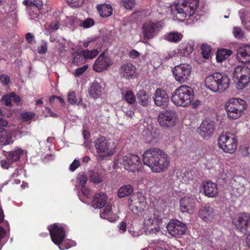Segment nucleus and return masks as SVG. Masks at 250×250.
<instances>
[{"label": "nucleus", "mask_w": 250, "mask_h": 250, "mask_svg": "<svg viewBox=\"0 0 250 250\" xmlns=\"http://www.w3.org/2000/svg\"><path fill=\"white\" fill-rule=\"evenodd\" d=\"M199 0H178L171 6L173 14L177 19L198 20L200 19L203 12L199 7Z\"/></svg>", "instance_id": "1"}, {"label": "nucleus", "mask_w": 250, "mask_h": 250, "mask_svg": "<svg viewBox=\"0 0 250 250\" xmlns=\"http://www.w3.org/2000/svg\"><path fill=\"white\" fill-rule=\"evenodd\" d=\"M143 161L153 172L166 171L169 167L170 159L167 154L158 148L146 150L143 155Z\"/></svg>", "instance_id": "2"}, {"label": "nucleus", "mask_w": 250, "mask_h": 250, "mask_svg": "<svg viewBox=\"0 0 250 250\" xmlns=\"http://www.w3.org/2000/svg\"><path fill=\"white\" fill-rule=\"evenodd\" d=\"M193 89L188 85H182L176 88L171 97L172 103L177 106L187 107L194 99Z\"/></svg>", "instance_id": "3"}, {"label": "nucleus", "mask_w": 250, "mask_h": 250, "mask_svg": "<svg viewBox=\"0 0 250 250\" xmlns=\"http://www.w3.org/2000/svg\"><path fill=\"white\" fill-rule=\"evenodd\" d=\"M229 79L227 75L215 72L206 77L205 85L213 92H223L229 86Z\"/></svg>", "instance_id": "4"}, {"label": "nucleus", "mask_w": 250, "mask_h": 250, "mask_svg": "<svg viewBox=\"0 0 250 250\" xmlns=\"http://www.w3.org/2000/svg\"><path fill=\"white\" fill-rule=\"evenodd\" d=\"M247 106L245 101L240 98H231L225 104L228 117L232 120L237 119L242 116Z\"/></svg>", "instance_id": "5"}, {"label": "nucleus", "mask_w": 250, "mask_h": 250, "mask_svg": "<svg viewBox=\"0 0 250 250\" xmlns=\"http://www.w3.org/2000/svg\"><path fill=\"white\" fill-rule=\"evenodd\" d=\"M217 141L219 148L226 153L232 154L237 148V140L232 134H222Z\"/></svg>", "instance_id": "6"}, {"label": "nucleus", "mask_w": 250, "mask_h": 250, "mask_svg": "<svg viewBox=\"0 0 250 250\" xmlns=\"http://www.w3.org/2000/svg\"><path fill=\"white\" fill-rule=\"evenodd\" d=\"M233 75V78L238 80L236 84L237 89H243L250 82V69L246 66L236 67Z\"/></svg>", "instance_id": "7"}, {"label": "nucleus", "mask_w": 250, "mask_h": 250, "mask_svg": "<svg viewBox=\"0 0 250 250\" xmlns=\"http://www.w3.org/2000/svg\"><path fill=\"white\" fill-rule=\"evenodd\" d=\"M67 226L58 223H54L48 227L52 242L56 245H60L66 236Z\"/></svg>", "instance_id": "8"}, {"label": "nucleus", "mask_w": 250, "mask_h": 250, "mask_svg": "<svg viewBox=\"0 0 250 250\" xmlns=\"http://www.w3.org/2000/svg\"><path fill=\"white\" fill-rule=\"evenodd\" d=\"M191 72V67L187 63H181L175 66L172 69L175 80L180 83H186L189 80Z\"/></svg>", "instance_id": "9"}, {"label": "nucleus", "mask_w": 250, "mask_h": 250, "mask_svg": "<svg viewBox=\"0 0 250 250\" xmlns=\"http://www.w3.org/2000/svg\"><path fill=\"white\" fill-rule=\"evenodd\" d=\"M144 220V226L146 233H156L159 231V224L161 223L160 215L154 213L149 215L146 214Z\"/></svg>", "instance_id": "10"}, {"label": "nucleus", "mask_w": 250, "mask_h": 250, "mask_svg": "<svg viewBox=\"0 0 250 250\" xmlns=\"http://www.w3.org/2000/svg\"><path fill=\"white\" fill-rule=\"evenodd\" d=\"M235 229L243 234L250 233V214L244 213L237 218L234 219L232 222Z\"/></svg>", "instance_id": "11"}, {"label": "nucleus", "mask_w": 250, "mask_h": 250, "mask_svg": "<svg viewBox=\"0 0 250 250\" xmlns=\"http://www.w3.org/2000/svg\"><path fill=\"white\" fill-rule=\"evenodd\" d=\"M123 165L126 170L134 172L140 170L142 163L138 155L128 154L123 157Z\"/></svg>", "instance_id": "12"}, {"label": "nucleus", "mask_w": 250, "mask_h": 250, "mask_svg": "<svg viewBox=\"0 0 250 250\" xmlns=\"http://www.w3.org/2000/svg\"><path fill=\"white\" fill-rule=\"evenodd\" d=\"M129 208L134 213L142 212L146 205L144 197L139 194H133L128 200Z\"/></svg>", "instance_id": "13"}, {"label": "nucleus", "mask_w": 250, "mask_h": 250, "mask_svg": "<svg viewBox=\"0 0 250 250\" xmlns=\"http://www.w3.org/2000/svg\"><path fill=\"white\" fill-rule=\"evenodd\" d=\"M161 29L162 26L160 22L148 21L144 23L142 26V32L144 39H152L158 34Z\"/></svg>", "instance_id": "14"}, {"label": "nucleus", "mask_w": 250, "mask_h": 250, "mask_svg": "<svg viewBox=\"0 0 250 250\" xmlns=\"http://www.w3.org/2000/svg\"><path fill=\"white\" fill-rule=\"evenodd\" d=\"M216 129L215 123L210 120H204L200 126L197 128V131L201 137L208 139L214 134Z\"/></svg>", "instance_id": "15"}, {"label": "nucleus", "mask_w": 250, "mask_h": 250, "mask_svg": "<svg viewBox=\"0 0 250 250\" xmlns=\"http://www.w3.org/2000/svg\"><path fill=\"white\" fill-rule=\"evenodd\" d=\"M167 229L171 235L179 237L185 233L187 227L186 224L178 220H173L168 223Z\"/></svg>", "instance_id": "16"}, {"label": "nucleus", "mask_w": 250, "mask_h": 250, "mask_svg": "<svg viewBox=\"0 0 250 250\" xmlns=\"http://www.w3.org/2000/svg\"><path fill=\"white\" fill-rule=\"evenodd\" d=\"M176 114L174 111L166 110L160 112L158 115V122L163 127L173 126L175 123Z\"/></svg>", "instance_id": "17"}, {"label": "nucleus", "mask_w": 250, "mask_h": 250, "mask_svg": "<svg viewBox=\"0 0 250 250\" xmlns=\"http://www.w3.org/2000/svg\"><path fill=\"white\" fill-rule=\"evenodd\" d=\"M112 64L110 57L102 53L96 60L93 65V70L97 72H101L105 70Z\"/></svg>", "instance_id": "18"}, {"label": "nucleus", "mask_w": 250, "mask_h": 250, "mask_svg": "<svg viewBox=\"0 0 250 250\" xmlns=\"http://www.w3.org/2000/svg\"><path fill=\"white\" fill-rule=\"evenodd\" d=\"M155 104L161 108L167 107L169 102V97L166 91L160 88H157L153 95Z\"/></svg>", "instance_id": "19"}, {"label": "nucleus", "mask_w": 250, "mask_h": 250, "mask_svg": "<svg viewBox=\"0 0 250 250\" xmlns=\"http://www.w3.org/2000/svg\"><path fill=\"white\" fill-rule=\"evenodd\" d=\"M195 204L194 198L184 196L180 201V209L182 212L191 213L195 208Z\"/></svg>", "instance_id": "20"}, {"label": "nucleus", "mask_w": 250, "mask_h": 250, "mask_svg": "<svg viewBox=\"0 0 250 250\" xmlns=\"http://www.w3.org/2000/svg\"><path fill=\"white\" fill-rule=\"evenodd\" d=\"M238 61L243 63H250V45L245 44L239 47L236 51Z\"/></svg>", "instance_id": "21"}, {"label": "nucleus", "mask_w": 250, "mask_h": 250, "mask_svg": "<svg viewBox=\"0 0 250 250\" xmlns=\"http://www.w3.org/2000/svg\"><path fill=\"white\" fill-rule=\"evenodd\" d=\"M94 144L97 153H105L108 152L110 144L104 136L99 135L94 140Z\"/></svg>", "instance_id": "22"}, {"label": "nucleus", "mask_w": 250, "mask_h": 250, "mask_svg": "<svg viewBox=\"0 0 250 250\" xmlns=\"http://www.w3.org/2000/svg\"><path fill=\"white\" fill-rule=\"evenodd\" d=\"M136 67L131 63L122 65L120 69L121 76L127 79H134L136 76Z\"/></svg>", "instance_id": "23"}, {"label": "nucleus", "mask_w": 250, "mask_h": 250, "mask_svg": "<svg viewBox=\"0 0 250 250\" xmlns=\"http://www.w3.org/2000/svg\"><path fill=\"white\" fill-rule=\"evenodd\" d=\"M23 4L26 6L29 13H31L32 11L36 15L40 13V10L43 7V3L41 0H24Z\"/></svg>", "instance_id": "24"}, {"label": "nucleus", "mask_w": 250, "mask_h": 250, "mask_svg": "<svg viewBox=\"0 0 250 250\" xmlns=\"http://www.w3.org/2000/svg\"><path fill=\"white\" fill-rule=\"evenodd\" d=\"M204 193L208 197H215L218 194L217 185L212 182L208 181L203 185Z\"/></svg>", "instance_id": "25"}, {"label": "nucleus", "mask_w": 250, "mask_h": 250, "mask_svg": "<svg viewBox=\"0 0 250 250\" xmlns=\"http://www.w3.org/2000/svg\"><path fill=\"white\" fill-rule=\"evenodd\" d=\"M194 46L192 42H182L178 46V53L181 56H188L193 51Z\"/></svg>", "instance_id": "26"}, {"label": "nucleus", "mask_w": 250, "mask_h": 250, "mask_svg": "<svg viewBox=\"0 0 250 250\" xmlns=\"http://www.w3.org/2000/svg\"><path fill=\"white\" fill-rule=\"evenodd\" d=\"M136 99L139 104L147 107L150 103L151 98L148 93L144 89L139 90L136 94Z\"/></svg>", "instance_id": "27"}, {"label": "nucleus", "mask_w": 250, "mask_h": 250, "mask_svg": "<svg viewBox=\"0 0 250 250\" xmlns=\"http://www.w3.org/2000/svg\"><path fill=\"white\" fill-rule=\"evenodd\" d=\"M199 216L206 222L210 221L214 218L213 209L209 206L202 207L199 209Z\"/></svg>", "instance_id": "28"}, {"label": "nucleus", "mask_w": 250, "mask_h": 250, "mask_svg": "<svg viewBox=\"0 0 250 250\" xmlns=\"http://www.w3.org/2000/svg\"><path fill=\"white\" fill-rule=\"evenodd\" d=\"M107 197L104 193L100 192L95 195L92 202L93 207L95 208H102L105 205Z\"/></svg>", "instance_id": "29"}, {"label": "nucleus", "mask_w": 250, "mask_h": 250, "mask_svg": "<svg viewBox=\"0 0 250 250\" xmlns=\"http://www.w3.org/2000/svg\"><path fill=\"white\" fill-rule=\"evenodd\" d=\"M96 9L99 14L103 18H107L110 16L113 12L112 6L108 4H101L96 6Z\"/></svg>", "instance_id": "30"}, {"label": "nucleus", "mask_w": 250, "mask_h": 250, "mask_svg": "<svg viewBox=\"0 0 250 250\" xmlns=\"http://www.w3.org/2000/svg\"><path fill=\"white\" fill-rule=\"evenodd\" d=\"M102 93V87L100 83L94 81L89 90V96L93 98H96Z\"/></svg>", "instance_id": "31"}, {"label": "nucleus", "mask_w": 250, "mask_h": 250, "mask_svg": "<svg viewBox=\"0 0 250 250\" xmlns=\"http://www.w3.org/2000/svg\"><path fill=\"white\" fill-rule=\"evenodd\" d=\"M11 134L7 130L0 127V142L2 145H7L13 143Z\"/></svg>", "instance_id": "32"}, {"label": "nucleus", "mask_w": 250, "mask_h": 250, "mask_svg": "<svg viewBox=\"0 0 250 250\" xmlns=\"http://www.w3.org/2000/svg\"><path fill=\"white\" fill-rule=\"evenodd\" d=\"M133 188L130 185H125L121 187L118 190V196L121 198L128 196L133 193Z\"/></svg>", "instance_id": "33"}, {"label": "nucleus", "mask_w": 250, "mask_h": 250, "mask_svg": "<svg viewBox=\"0 0 250 250\" xmlns=\"http://www.w3.org/2000/svg\"><path fill=\"white\" fill-rule=\"evenodd\" d=\"M22 154H23V150L21 149L18 148L15 150L6 152L5 156L13 164L14 162L19 161Z\"/></svg>", "instance_id": "34"}, {"label": "nucleus", "mask_w": 250, "mask_h": 250, "mask_svg": "<svg viewBox=\"0 0 250 250\" xmlns=\"http://www.w3.org/2000/svg\"><path fill=\"white\" fill-rule=\"evenodd\" d=\"M231 54V51L226 49H222L217 51L216 55V61L218 62H221L227 60Z\"/></svg>", "instance_id": "35"}, {"label": "nucleus", "mask_w": 250, "mask_h": 250, "mask_svg": "<svg viewBox=\"0 0 250 250\" xmlns=\"http://www.w3.org/2000/svg\"><path fill=\"white\" fill-rule=\"evenodd\" d=\"M82 49L80 50L78 52H75L73 54L72 62L76 63L77 65H81L85 62V58L84 57L83 53H82Z\"/></svg>", "instance_id": "36"}, {"label": "nucleus", "mask_w": 250, "mask_h": 250, "mask_svg": "<svg viewBox=\"0 0 250 250\" xmlns=\"http://www.w3.org/2000/svg\"><path fill=\"white\" fill-rule=\"evenodd\" d=\"M183 35L178 32H169L166 36V40L171 42L177 43L183 38Z\"/></svg>", "instance_id": "37"}, {"label": "nucleus", "mask_w": 250, "mask_h": 250, "mask_svg": "<svg viewBox=\"0 0 250 250\" xmlns=\"http://www.w3.org/2000/svg\"><path fill=\"white\" fill-rule=\"evenodd\" d=\"M89 180L92 182L99 184L104 181V176L98 172L91 170L89 171Z\"/></svg>", "instance_id": "38"}, {"label": "nucleus", "mask_w": 250, "mask_h": 250, "mask_svg": "<svg viewBox=\"0 0 250 250\" xmlns=\"http://www.w3.org/2000/svg\"><path fill=\"white\" fill-rule=\"evenodd\" d=\"M136 98L133 92L131 90H127L123 94V99L127 103L132 104L136 102Z\"/></svg>", "instance_id": "39"}, {"label": "nucleus", "mask_w": 250, "mask_h": 250, "mask_svg": "<svg viewBox=\"0 0 250 250\" xmlns=\"http://www.w3.org/2000/svg\"><path fill=\"white\" fill-rule=\"evenodd\" d=\"M82 53H83L85 60L92 59L96 57L99 54V51L97 48H94L91 50L88 49H82Z\"/></svg>", "instance_id": "40"}, {"label": "nucleus", "mask_w": 250, "mask_h": 250, "mask_svg": "<svg viewBox=\"0 0 250 250\" xmlns=\"http://www.w3.org/2000/svg\"><path fill=\"white\" fill-rule=\"evenodd\" d=\"M111 206L107 205L103 210V212L100 213V216L101 218L107 219L110 222H113V220L110 217L112 214Z\"/></svg>", "instance_id": "41"}, {"label": "nucleus", "mask_w": 250, "mask_h": 250, "mask_svg": "<svg viewBox=\"0 0 250 250\" xmlns=\"http://www.w3.org/2000/svg\"><path fill=\"white\" fill-rule=\"evenodd\" d=\"M201 55L204 59H208L210 56L211 52V48L208 44L204 43L202 45L201 47Z\"/></svg>", "instance_id": "42"}, {"label": "nucleus", "mask_w": 250, "mask_h": 250, "mask_svg": "<svg viewBox=\"0 0 250 250\" xmlns=\"http://www.w3.org/2000/svg\"><path fill=\"white\" fill-rule=\"evenodd\" d=\"M4 226H0V242H2V240L4 239L5 236L9 234L10 232V226L7 221L4 223Z\"/></svg>", "instance_id": "43"}, {"label": "nucleus", "mask_w": 250, "mask_h": 250, "mask_svg": "<svg viewBox=\"0 0 250 250\" xmlns=\"http://www.w3.org/2000/svg\"><path fill=\"white\" fill-rule=\"evenodd\" d=\"M76 245V243L71 240H66L63 241L60 245H58L61 250L68 249Z\"/></svg>", "instance_id": "44"}, {"label": "nucleus", "mask_w": 250, "mask_h": 250, "mask_svg": "<svg viewBox=\"0 0 250 250\" xmlns=\"http://www.w3.org/2000/svg\"><path fill=\"white\" fill-rule=\"evenodd\" d=\"M232 33L234 37L238 40H242L245 37L244 32L240 27H234Z\"/></svg>", "instance_id": "45"}, {"label": "nucleus", "mask_w": 250, "mask_h": 250, "mask_svg": "<svg viewBox=\"0 0 250 250\" xmlns=\"http://www.w3.org/2000/svg\"><path fill=\"white\" fill-rule=\"evenodd\" d=\"M239 151L241 154L245 157H250V144H247L240 146Z\"/></svg>", "instance_id": "46"}, {"label": "nucleus", "mask_w": 250, "mask_h": 250, "mask_svg": "<svg viewBox=\"0 0 250 250\" xmlns=\"http://www.w3.org/2000/svg\"><path fill=\"white\" fill-rule=\"evenodd\" d=\"M121 3L123 6L128 10H131L135 5V0H121Z\"/></svg>", "instance_id": "47"}, {"label": "nucleus", "mask_w": 250, "mask_h": 250, "mask_svg": "<svg viewBox=\"0 0 250 250\" xmlns=\"http://www.w3.org/2000/svg\"><path fill=\"white\" fill-rule=\"evenodd\" d=\"M67 4L72 7H79L83 5L84 0H66Z\"/></svg>", "instance_id": "48"}, {"label": "nucleus", "mask_w": 250, "mask_h": 250, "mask_svg": "<svg viewBox=\"0 0 250 250\" xmlns=\"http://www.w3.org/2000/svg\"><path fill=\"white\" fill-rule=\"evenodd\" d=\"M47 42L44 40L42 41L41 44L38 47L37 51L40 54H44L47 52Z\"/></svg>", "instance_id": "49"}, {"label": "nucleus", "mask_w": 250, "mask_h": 250, "mask_svg": "<svg viewBox=\"0 0 250 250\" xmlns=\"http://www.w3.org/2000/svg\"><path fill=\"white\" fill-rule=\"evenodd\" d=\"M68 101L71 104H77V99L74 91L69 92L68 94Z\"/></svg>", "instance_id": "50"}, {"label": "nucleus", "mask_w": 250, "mask_h": 250, "mask_svg": "<svg viewBox=\"0 0 250 250\" xmlns=\"http://www.w3.org/2000/svg\"><path fill=\"white\" fill-rule=\"evenodd\" d=\"M1 102H4L7 106H11L12 105V97L11 93L2 96Z\"/></svg>", "instance_id": "51"}, {"label": "nucleus", "mask_w": 250, "mask_h": 250, "mask_svg": "<svg viewBox=\"0 0 250 250\" xmlns=\"http://www.w3.org/2000/svg\"><path fill=\"white\" fill-rule=\"evenodd\" d=\"M88 68V65H84L82 67L77 68L74 72L75 77H79L83 74Z\"/></svg>", "instance_id": "52"}, {"label": "nucleus", "mask_w": 250, "mask_h": 250, "mask_svg": "<svg viewBox=\"0 0 250 250\" xmlns=\"http://www.w3.org/2000/svg\"><path fill=\"white\" fill-rule=\"evenodd\" d=\"M35 114L31 112H24L21 114V117L24 122H27L34 118Z\"/></svg>", "instance_id": "53"}, {"label": "nucleus", "mask_w": 250, "mask_h": 250, "mask_svg": "<svg viewBox=\"0 0 250 250\" xmlns=\"http://www.w3.org/2000/svg\"><path fill=\"white\" fill-rule=\"evenodd\" d=\"M0 166L2 168L8 169L11 167L13 164L8 158H6L5 160H2L0 161Z\"/></svg>", "instance_id": "54"}, {"label": "nucleus", "mask_w": 250, "mask_h": 250, "mask_svg": "<svg viewBox=\"0 0 250 250\" xmlns=\"http://www.w3.org/2000/svg\"><path fill=\"white\" fill-rule=\"evenodd\" d=\"M94 24V21L91 18H88L83 21V25L85 28H89L92 25H93Z\"/></svg>", "instance_id": "55"}, {"label": "nucleus", "mask_w": 250, "mask_h": 250, "mask_svg": "<svg viewBox=\"0 0 250 250\" xmlns=\"http://www.w3.org/2000/svg\"><path fill=\"white\" fill-rule=\"evenodd\" d=\"M80 166V162L75 159L70 165L69 169L72 171H75Z\"/></svg>", "instance_id": "56"}, {"label": "nucleus", "mask_w": 250, "mask_h": 250, "mask_svg": "<svg viewBox=\"0 0 250 250\" xmlns=\"http://www.w3.org/2000/svg\"><path fill=\"white\" fill-rule=\"evenodd\" d=\"M0 81L3 85H6L9 83L10 79L8 76L2 74L0 75Z\"/></svg>", "instance_id": "57"}, {"label": "nucleus", "mask_w": 250, "mask_h": 250, "mask_svg": "<svg viewBox=\"0 0 250 250\" xmlns=\"http://www.w3.org/2000/svg\"><path fill=\"white\" fill-rule=\"evenodd\" d=\"M185 179L184 180L186 182H189L193 179L194 175L191 171H186L185 173Z\"/></svg>", "instance_id": "58"}, {"label": "nucleus", "mask_w": 250, "mask_h": 250, "mask_svg": "<svg viewBox=\"0 0 250 250\" xmlns=\"http://www.w3.org/2000/svg\"><path fill=\"white\" fill-rule=\"evenodd\" d=\"M80 184L82 187L85 186L87 181V177L85 175L83 174L79 177Z\"/></svg>", "instance_id": "59"}, {"label": "nucleus", "mask_w": 250, "mask_h": 250, "mask_svg": "<svg viewBox=\"0 0 250 250\" xmlns=\"http://www.w3.org/2000/svg\"><path fill=\"white\" fill-rule=\"evenodd\" d=\"M81 191L83 195L87 198L89 197L91 190L86 186L82 187Z\"/></svg>", "instance_id": "60"}, {"label": "nucleus", "mask_w": 250, "mask_h": 250, "mask_svg": "<svg viewBox=\"0 0 250 250\" xmlns=\"http://www.w3.org/2000/svg\"><path fill=\"white\" fill-rule=\"evenodd\" d=\"M90 42H92V43L89 44L90 48H96L98 49V48H100L101 44H98V42L96 40L90 39Z\"/></svg>", "instance_id": "61"}, {"label": "nucleus", "mask_w": 250, "mask_h": 250, "mask_svg": "<svg viewBox=\"0 0 250 250\" xmlns=\"http://www.w3.org/2000/svg\"><path fill=\"white\" fill-rule=\"evenodd\" d=\"M60 26V23L58 21L52 22L50 25L49 27L51 30H56L59 29Z\"/></svg>", "instance_id": "62"}, {"label": "nucleus", "mask_w": 250, "mask_h": 250, "mask_svg": "<svg viewBox=\"0 0 250 250\" xmlns=\"http://www.w3.org/2000/svg\"><path fill=\"white\" fill-rule=\"evenodd\" d=\"M140 55V53L136 50H131L129 54V56L133 59H135Z\"/></svg>", "instance_id": "63"}, {"label": "nucleus", "mask_w": 250, "mask_h": 250, "mask_svg": "<svg viewBox=\"0 0 250 250\" xmlns=\"http://www.w3.org/2000/svg\"><path fill=\"white\" fill-rule=\"evenodd\" d=\"M25 38L28 42L31 44L33 43L34 36L31 33H27L25 35Z\"/></svg>", "instance_id": "64"}]
</instances>
